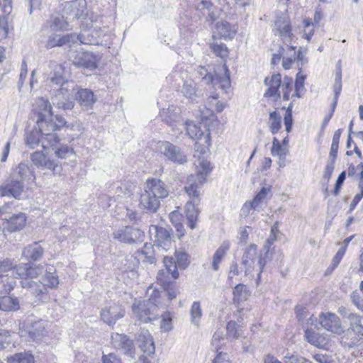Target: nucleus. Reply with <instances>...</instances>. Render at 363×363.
I'll return each mask as SVG.
<instances>
[{
    "mask_svg": "<svg viewBox=\"0 0 363 363\" xmlns=\"http://www.w3.org/2000/svg\"><path fill=\"white\" fill-rule=\"evenodd\" d=\"M293 79L289 77H285L282 82L283 99L288 101L290 97V93L293 89Z\"/></svg>",
    "mask_w": 363,
    "mask_h": 363,
    "instance_id": "3c124183",
    "label": "nucleus"
},
{
    "mask_svg": "<svg viewBox=\"0 0 363 363\" xmlns=\"http://www.w3.org/2000/svg\"><path fill=\"white\" fill-rule=\"evenodd\" d=\"M30 159L33 164L40 168L47 160V157L43 153L36 151L31 154Z\"/></svg>",
    "mask_w": 363,
    "mask_h": 363,
    "instance_id": "052dcab7",
    "label": "nucleus"
},
{
    "mask_svg": "<svg viewBox=\"0 0 363 363\" xmlns=\"http://www.w3.org/2000/svg\"><path fill=\"white\" fill-rule=\"evenodd\" d=\"M269 127L272 134L277 133L281 128V116L277 110L269 113Z\"/></svg>",
    "mask_w": 363,
    "mask_h": 363,
    "instance_id": "ea45409f",
    "label": "nucleus"
},
{
    "mask_svg": "<svg viewBox=\"0 0 363 363\" xmlns=\"http://www.w3.org/2000/svg\"><path fill=\"white\" fill-rule=\"evenodd\" d=\"M257 246L255 244H251L245 250L242 258V264L245 268V275L256 271L259 276L266 263L271 259L269 255L266 257V250H264V255L262 257V255H257Z\"/></svg>",
    "mask_w": 363,
    "mask_h": 363,
    "instance_id": "39448f33",
    "label": "nucleus"
},
{
    "mask_svg": "<svg viewBox=\"0 0 363 363\" xmlns=\"http://www.w3.org/2000/svg\"><path fill=\"white\" fill-rule=\"evenodd\" d=\"M79 6V9H77L76 16H80L83 13L84 9L86 7V0H74L71 1V7L72 8H77Z\"/></svg>",
    "mask_w": 363,
    "mask_h": 363,
    "instance_id": "338daca9",
    "label": "nucleus"
},
{
    "mask_svg": "<svg viewBox=\"0 0 363 363\" xmlns=\"http://www.w3.org/2000/svg\"><path fill=\"white\" fill-rule=\"evenodd\" d=\"M269 191L270 188L262 187L252 201L245 203L241 209V215L247 216L252 209L259 211L262 204L266 201L267 196Z\"/></svg>",
    "mask_w": 363,
    "mask_h": 363,
    "instance_id": "aec40b11",
    "label": "nucleus"
},
{
    "mask_svg": "<svg viewBox=\"0 0 363 363\" xmlns=\"http://www.w3.org/2000/svg\"><path fill=\"white\" fill-rule=\"evenodd\" d=\"M41 242H34L24 247L21 257L28 262H37L41 259L44 255V248L40 245Z\"/></svg>",
    "mask_w": 363,
    "mask_h": 363,
    "instance_id": "4be33fe9",
    "label": "nucleus"
},
{
    "mask_svg": "<svg viewBox=\"0 0 363 363\" xmlns=\"http://www.w3.org/2000/svg\"><path fill=\"white\" fill-rule=\"evenodd\" d=\"M52 72L50 73L49 80L52 85H60L57 93L52 98V104L58 109L71 110L74 107L72 91L74 83L65 79V67L62 65L52 63Z\"/></svg>",
    "mask_w": 363,
    "mask_h": 363,
    "instance_id": "f03ea898",
    "label": "nucleus"
},
{
    "mask_svg": "<svg viewBox=\"0 0 363 363\" xmlns=\"http://www.w3.org/2000/svg\"><path fill=\"white\" fill-rule=\"evenodd\" d=\"M223 69L225 72V76L224 77H220L216 74H213L204 67H199L198 74L200 76L201 81L205 84H212L214 85L217 82H219L221 84V86L225 88L230 85V74L225 65L223 66Z\"/></svg>",
    "mask_w": 363,
    "mask_h": 363,
    "instance_id": "f8f14e48",
    "label": "nucleus"
},
{
    "mask_svg": "<svg viewBox=\"0 0 363 363\" xmlns=\"http://www.w3.org/2000/svg\"><path fill=\"white\" fill-rule=\"evenodd\" d=\"M20 308L19 301L16 297L0 296V310L3 311H15Z\"/></svg>",
    "mask_w": 363,
    "mask_h": 363,
    "instance_id": "f704fd0d",
    "label": "nucleus"
},
{
    "mask_svg": "<svg viewBox=\"0 0 363 363\" xmlns=\"http://www.w3.org/2000/svg\"><path fill=\"white\" fill-rule=\"evenodd\" d=\"M264 84L268 86V89L264 94V97H274L275 100L280 98L279 89L281 84L280 74H274L270 78L266 77Z\"/></svg>",
    "mask_w": 363,
    "mask_h": 363,
    "instance_id": "a878e982",
    "label": "nucleus"
},
{
    "mask_svg": "<svg viewBox=\"0 0 363 363\" xmlns=\"http://www.w3.org/2000/svg\"><path fill=\"white\" fill-rule=\"evenodd\" d=\"M181 125L184 126L186 134L192 140H199L203 135V132L201 129V127L193 121H186L185 123H182Z\"/></svg>",
    "mask_w": 363,
    "mask_h": 363,
    "instance_id": "e433bc0d",
    "label": "nucleus"
},
{
    "mask_svg": "<svg viewBox=\"0 0 363 363\" xmlns=\"http://www.w3.org/2000/svg\"><path fill=\"white\" fill-rule=\"evenodd\" d=\"M73 153V149L67 145L61 146L55 150V155L61 159L67 158Z\"/></svg>",
    "mask_w": 363,
    "mask_h": 363,
    "instance_id": "680f3d73",
    "label": "nucleus"
},
{
    "mask_svg": "<svg viewBox=\"0 0 363 363\" xmlns=\"http://www.w3.org/2000/svg\"><path fill=\"white\" fill-rule=\"evenodd\" d=\"M76 99L81 106L90 108L96 101V98L92 91L88 89H79L76 95Z\"/></svg>",
    "mask_w": 363,
    "mask_h": 363,
    "instance_id": "cd10ccee",
    "label": "nucleus"
},
{
    "mask_svg": "<svg viewBox=\"0 0 363 363\" xmlns=\"http://www.w3.org/2000/svg\"><path fill=\"white\" fill-rule=\"evenodd\" d=\"M24 185L22 181L13 179L12 176L10 179L6 181L5 184L0 186V196H13L19 199L23 191Z\"/></svg>",
    "mask_w": 363,
    "mask_h": 363,
    "instance_id": "6ab92c4d",
    "label": "nucleus"
},
{
    "mask_svg": "<svg viewBox=\"0 0 363 363\" xmlns=\"http://www.w3.org/2000/svg\"><path fill=\"white\" fill-rule=\"evenodd\" d=\"M229 248V242L224 241L215 252L212 258V268L214 271H218L219 269V264L222 262L223 257L225 256Z\"/></svg>",
    "mask_w": 363,
    "mask_h": 363,
    "instance_id": "473e14b6",
    "label": "nucleus"
},
{
    "mask_svg": "<svg viewBox=\"0 0 363 363\" xmlns=\"http://www.w3.org/2000/svg\"><path fill=\"white\" fill-rule=\"evenodd\" d=\"M111 344L117 350H121L125 354L133 358L135 347L133 342L124 334L114 333L111 335Z\"/></svg>",
    "mask_w": 363,
    "mask_h": 363,
    "instance_id": "f3484780",
    "label": "nucleus"
},
{
    "mask_svg": "<svg viewBox=\"0 0 363 363\" xmlns=\"http://www.w3.org/2000/svg\"><path fill=\"white\" fill-rule=\"evenodd\" d=\"M102 362L103 363H122L120 358L113 353L103 354Z\"/></svg>",
    "mask_w": 363,
    "mask_h": 363,
    "instance_id": "774afa93",
    "label": "nucleus"
},
{
    "mask_svg": "<svg viewBox=\"0 0 363 363\" xmlns=\"http://www.w3.org/2000/svg\"><path fill=\"white\" fill-rule=\"evenodd\" d=\"M72 38H73L72 35L60 36L57 34H52L48 38L45 47L48 49H50L55 46H62L70 42Z\"/></svg>",
    "mask_w": 363,
    "mask_h": 363,
    "instance_id": "4c0bfd02",
    "label": "nucleus"
},
{
    "mask_svg": "<svg viewBox=\"0 0 363 363\" xmlns=\"http://www.w3.org/2000/svg\"><path fill=\"white\" fill-rule=\"evenodd\" d=\"M45 322L38 320L30 323L26 328L21 331V337L26 341H38L46 334Z\"/></svg>",
    "mask_w": 363,
    "mask_h": 363,
    "instance_id": "9d476101",
    "label": "nucleus"
},
{
    "mask_svg": "<svg viewBox=\"0 0 363 363\" xmlns=\"http://www.w3.org/2000/svg\"><path fill=\"white\" fill-rule=\"evenodd\" d=\"M196 167V174L188 177L184 187L185 191L191 199L185 205L187 225L191 229H194L196 226V220L199 213L197 206L202 195V185L206 182V177L211 170L210 162L203 157L199 158Z\"/></svg>",
    "mask_w": 363,
    "mask_h": 363,
    "instance_id": "f257e3e1",
    "label": "nucleus"
},
{
    "mask_svg": "<svg viewBox=\"0 0 363 363\" xmlns=\"http://www.w3.org/2000/svg\"><path fill=\"white\" fill-rule=\"evenodd\" d=\"M340 62H338L336 67L335 78L333 85L334 96L339 98L342 91V69L340 65Z\"/></svg>",
    "mask_w": 363,
    "mask_h": 363,
    "instance_id": "de8ad7c7",
    "label": "nucleus"
},
{
    "mask_svg": "<svg viewBox=\"0 0 363 363\" xmlns=\"http://www.w3.org/2000/svg\"><path fill=\"white\" fill-rule=\"evenodd\" d=\"M16 274L21 280L37 278L44 271L43 267L40 264H35L32 262L21 263L14 268Z\"/></svg>",
    "mask_w": 363,
    "mask_h": 363,
    "instance_id": "dca6fc26",
    "label": "nucleus"
},
{
    "mask_svg": "<svg viewBox=\"0 0 363 363\" xmlns=\"http://www.w3.org/2000/svg\"><path fill=\"white\" fill-rule=\"evenodd\" d=\"M55 118V121L47 123L46 122H41L40 125H38L41 133V146L45 150L58 143L60 139L54 132L66 124L65 120L62 116L56 115Z\"/></svg>",
    "mask_w": 363,
    "mask_h": 363,
    "instance_id": "423d86ee",
    "label": "nucleus"
},
{
    "mask_svg": "<svg viewBox=\"0 0 363 363\" xmlns=\"http://www.w3.org/2000/svg\"><path fill=\"white\" fill-rule=\"evenodd\" d=\"M162 116L163 121L169 126L174 128L180 123V116L179 113L175 112L174 110L168 108L167 111L162 112Z\"/></svg>",
    "mask_w": 363,
    "mask_h": 363,
    "instance_id": "58836bf2",
    "label": "nucleus"
},
{
    "mask_svg": "<svg viewBox=\"0 0 363 363\" xmlns=\"http://www.w3.org/2000/svg\"><path fill=\"white\" fill-rule=\"evenodd\" d=\"M33 110L38 116L37 125H40L41 122L47 123L54 121L52 106L48 100L42 97L37 99L33 104Z\"/></svg>",
    "mask_w": 363,
    "mask_h": 363,
    "instance_id": "ddd939ff",
    "label": "nucleus"
},
{
    "mask_svg": "<svg viewBox=\"0 0 363 363\" xmlns=\"http://www.w3.org/2000/svg\"><path fill=\"white\" fill-rule=\"evenodd\" d=\"M294 50H296V48ZM289 52H292L293 57L300 63L298 64V69L299 70H301V67L308 62V59L306 57L307 50H305L303 52H301V50H298L296 52V50L291 51L287 49V52L289 53Z\"/></svg>",
    "mask_w": 363,
    "mask_h": 363,
    "instance_id": "6e6d98bb",
    "label": "nucleus"
},
{
    "mask_svg": "<svg viewBox=\"0 0 363 363\" xmlns=\"http://www.w3.org/2000/svg\"><path fill=\"white\" fill-rule=\"evenodd\" d=\"M347 319L350 320V327L346 331V335H354L351 338L350 344L355 345L359 341L357 335L362 333V318L357 314L351 312Z\"/></svg>",
    "mask_w": 363,
    "mask_h": 363,
    "instance_id": "b1692460",
    "label": "nucleus"
},
{
    "mask_svg": "<svg viewBox=\"0 0 363 363\" xmlns=\"http://www.w3.org/2000/svg\"><path fill=\"white\" fill-rule=\"evenodd\" d=\"M226 337L229 340H235L241 336L242 332L240 325L235 322L230 320L226 325Z\"/></svg>",
    "mask_w": 363,
    "mask_h": 363,
    "instance_id": "a19ab883",
    "label": "nucleus"
},
{
    "mask_svg": "<svg viewBox=\"0 0 363 363\" xmlns=\"http://www.w3.org/2000/svg\"><path fill=\"white\" fill-rule=\"evenodd\" d=\"M320 323L325 330L333 333L340 335L344 333L340 320L335 313L321 314L320 315Z\"/></svg>",
    "mask_w": 363,
    "mask_h": 363,
    "instance_id": "412c9836",
    "label": "nucleus"
},
{
    "mask_svg": "<svg viewBox=\"0 0 363 363\" xmlns=\"http://www.w3.org/2000/svg\"><path fill=\"white\" fill-rule=\"evenodd\" d=\"M195 9L197 11L201 12L202 16H206L208 21H215L216 15L213 11V4L210 0H201L195 4Z\"/></svg>",
    "mask_w": 363,
    "mask_h": 363,
    "instance_id": "c756f323",
    "label": "nucleus"
},
{
    "mask_svg": "<svg viewBox=\"0 0 363 363\" xmlns=\"http://www.w3.org/2000/svg\"><path fill=\"white\" fill-rule=\"evenodd\" d=\"M306 77V76L302 74L301 71L296 74V79L295 82V95L298 98L301 97L299 91L301 88H303Z\"/></svg>",
    "mask_w": 363,
    "mask_h": 363,
    "instance_id": "0e129e2a",
    "label": "nucleus"
},
{
    "mask_svg": "<svg viewBox=\"0 0 363 363\" xmlns=\"http://www.w3.org/2000/svg\"><path fill=\"white\" fill-rule=\"evenodd\" d=\"M191 322L199 327L200 320L202 317V309L199 301H194L190 309Z\"/></svg>",
    "mask_w": 363,
    "mask_h": 363,
    "instance_id": "a18cd8bd",
    "label": "nucleus"
},
{
    "mask_svg": "<svg viewBox=\"0 0 363 363\" xmlns=\"http://www.w3.org/2000/svg\"><path fill=\"white\" fill-rule=\"evenodd\" d=\"M250 294L247 290V286L242 284L236 285L233 290V301L239 303L247 300Z\"/></svg>",
    "mask_w": 363,
    "mask_h": 363,
    "instance_id": "79ce46f5",
    "label": "nucleus"
},
{
    "mask_svg": "<svg viewBox=\"0 0 363 363\" xmlns=\"http://www.w3.org/2000/svg\"><path fill=\"white\" fill-rule=\"evenodd\" d=\"M123 306L119 303H112L101 309L100 316L104 323L113 326L116 321L125 315Z\"/></svg>",
    "mask_w": 363,
    "mask_h": 363,
    "instance_id": "9b49d317",
    "label": "nucleus"
},
{
    "mask_svg": "<svg viewBox=\"0 0 363 363\" xmlns=\"http://www.w3.org/2000/svg\"><path fill=\"white\" fill-rule=\"evenodd\" d=\"M345 247H341L332 260L330 271L336 268L345 253Z\"/></svg>",
    "mask_w": 363,
    "mask_h": 363,
    "instance_id": "69168bd1",
    "label": "nucleus"
},
{
    "mask_svg": "<svg viewBox=\"0 0 363 363\" xmlns=\"http://www.w3.org/2000/svg\"><path fill=\"white\" fill-rule=\"evenodd\" d=\"M16 283L13 272L0 274V296L9 294L15 286Z\"/></svg>",
    "mask_w": 363,
    "mask_h": 363,
    "instance_id": "2f4dec72",
    "label": "nucleus"
},
{
    "mask_svg": "<svg viewBox=\"0 0 363 363\" xmlns=\"http://www.w3.org/2000/svg\"><path fill=\"white\" fill-rule=\"evenodd\" d=\"M137 342L143 353L150 355L154 354L155 347L152 335L147 330H142L138 335Z\"/></svg>",
    "mask_w": 363,
    "mask_h": 363,
    "instance_id": "393cba45",
    "label": "nucleus"
},
{
    "mask_svg": "<svg viewBox=\"0 0 363 363\" xmlns=\"http://www.w3.org/2000/svg\"><path fill=\"white\" fill-rule=\"evenodd\" d=\"M216 30L221 38L232 39L234 38L236 30L227 21H219L216 23Z\"/></svg>",
    "mask_w": 363,
    "mask_h": 363,
    "instance_id": "c9c22d12",
    "label": "nucleus"
},
{
    "mask_svg": "<svg viewBox=\"0 0 363 363\" xmlns=\"http://www.w3.org/2000/svg\"><path fill=\"white\" fill-rule=\"evenodd\" d=\"M42 284L45 285L47 289L55 288L59 284L58 276L56 274L55 269L52 266L48 267L46 269L45 274L42 278Z\"/></svg>",
    "mask_w": 363,
    "mask_h": 363,
    "instance_id": "72a5a7b5",
    "label": "nucleus"
},
{
    "mask_svg": "<svg viewBox=\"0 0 363 363\" xmlns=\"http://www.w3.org/2000/svg\"><path fill=\"white\" fill-rule=\"evenodd\" d=\"M288 152H289V150H288L287 147H284L281 144L277 146H275V147H272V148H271L272 155L274 157H275V156L279 157L280 160L285 159V157L288 154Z\"/></svg>",
    "mask_w": 363,
    "mask_h": 363,
    "instance_id": "13d9d810",
    "label": "nucleus"
},
{
    "mask_svg": "<svg viewBox=\"0 0 363 363\" xmlns=\"http://www.w3.org/2000/svg\"><path fill=\"white\" fill-rule=\"evenodd\" d=\"M21 285L35 296L38 301L44 302L48 299V291L42 282H37L31 279H24L21 281Z\"/></svg>",
    "mask_w": 363,
    "mask_h": 363,
    "instance_id": "a211bd4d",
    "label": "nucleus"
},
{
    "mask_svg": "<svg viewBox=\"0 0 363 363\" xmlns=\"http://www.w3.org/2000/svg\"><path fill=\"white\" fill-rule=\"evenodd\" d=\"M182 91L184 96L191 100H194L198 96L195 83L191 79L184 82Z\"/></svg>",
    "mask_w": 363,
    "mask_h": 363,
    "instance_id": "37998d69",
    "label": "nucleus"
},
{
    "mask_svg": "<svg viewBox=\"0 0 363 363\" xmlns=\"http://www.w3.org/2000/svg\"><path fill=\"white\" fill-rule=\"evenodd\" d=\"M304 30L303 38L309 40L313 35V23L310 19H305L303 21Z\"/></svg>",
    "mask_w": 363,
    "mask_h": 363,
    "instance_id": "e2e57ef3",
    "label": "nucleus"
},
{
    "mask_svg": "<svg viewBox=\"0 0 363 363\" xmlns=\"http://www.w3.org/2000/svg\"><path fill=\"white\" fill-rule=\"evenodd\" d=\"M165 272L160 271L158 272L157 279V281L164 287V295L167 296L169 301H172L179 294V291L177 288L172 286L169 284V281L165 277Z\"/></svg>",
    "mask_w": 363,
    "mask_h": 363,
    "instance_id": "c85d7f7f",
    "label": "nucleus"
},
{
    "mask_svg": "<svg viewBox=\"0 0 363 363\" xmlns=\"http://www.w3.org/2000/svg\"><path fill=\"white\" fill-rule=\"evenodd\" d=\"M67 23L60 15L52 16L50 19V28L55 31L66 29Z\"/></svg>",
    "mask_w": 363,
    "mask_h": 363,
    "instance_id": "8fccbe9b",
    "label": "nucleus"
},
{
    "mask_svg": "<svg viewBox=\"0 0 363 363\" xmlns=\"http://www.w3.org/2000/svg\"><path fill=\"white\" fill-rule=\"evenodd\" d=\"M149 232L154 242V245L157 247L166 250V247L172 242L171 232L165 228L152 225L150 227Z\"/></svg>",
    "mask_w": 363,
    "mask_h": 363,
    "instance_id": "2eb2a0df",
    "label": "nucleus"
},
{
    "mask_svg": "<svg viewBox=\"0 0 363 363\" xmlns=\"http://www.w3.org/2000/svg\"><path fill=\"white\" fill-rule=\"evenodd\" d=\"M27 144L31 147L35 148L40 143H41V133L39 131H32L27 136Z\"/></svg>",
    "mask_w": 363,
    "mask_h": 363,
    "instance_id": "603ef678",
    "label": "nucleus"
},
{
    "mask_svg": "<svg viewBox=\"0 0 363 363\" xmlns=\"http://www.w3.org/2000/svg\"><path fill=\"white\" fill-rule=\"evenodd\" d=\"M275 29L278 35L281 38L285 46L291 51H294L296 48L291 45L295 36L291 33V28L289 21L285 18H279L275 21Z\"/></svg>",
    "mask_w": 363,
    "mask_h": 363,
    "instance_id": "4468645a",
    "label": "nucleus"
},
{
    "mask_svg": "<svg viewBox=\"0 0 363 363\" xmlns=\"http://www.w3.org/2000/svg\"><path fill=\"white\" fill-rule=\"evenodd\" d=\"M73 64L78 67L93 70L96 67V60L95 56L90 52H77L73 59Z\"/></svg>",
    "mask_w": 363,
    "mask_h": 363,
    "instance_id": "bb28decb",
    "label": "nucleus"
},
{
    "mask_svg": "<svg viewBox=\"0 0 363 363\" xmlns=\"http://www.w3.org/2000/svg\"><path fill=\"white\" fill-rule=\"evenodd\" d=\"M40 169L42 170H50L53 174H58L61 170L60 167H59V165L55 163L54 160L48 158L45 162H43V164L40 167Z\"/></svg>",
    "mask_w": 363,
    "mask_h": 363,
    "instance_id": "5fc2aeb1",
    "label": "nucleus"
},
{
    "mask_svg": "<svg viewBox=\"0 0 363 363\" xmlns=\"http://www.w3.org/2000/svg\"><path fill=\"white\" fill-rule=\"evenodd\" d=\"M172 314L169 312H164L162 314L161 328L165 332L171 330L172 328Z\"/></svg>",
    "mask_w": 363,
    "mask_h": 363,
    "instance_id": "4d7b16f0",
    "label": "nucleus"
},
{
    "mask_svg": "<svg viewBox=\"0 0 363 363\" xmlns=\"http://www.w3.org/2000/svg\"><path fill=\"white\" fill-rule=\"evenodd\" d=\"M157 150L160 154L172 162L182 164L187 161V157L181 148L169 142H159Z\"/></svg>",
    "mask_w": 363,
    "mask_h": 363,
    "instance_id": "6e6552de",
    "label": "nucleus"
},
{
    "mask_svg": "<svg viewBox=\"0 0 363 363\" xmlns=\"http://www.w3.org/2000/svg\"><path fill=\"white\" fill-rule=\"evenodd\" d=\"M26 223V217L24 213H20L12 216L7 220L6 228L9 232H16L22 230Z\"/></svg>",
    "mask_w": 363,
    "mask_h": 363,
    "instance_id": "7c9ffc66",
    "label": "nucleus"
},
{
    "mask_svg": "<svg viewBox=\"0 0 363 363\" xmlns=\"http://www.w3.org/2000/svg\"><path fill=\"white\" fill-rule=\"evenodd\" d=\"M305 337L308 342L316 347H320L323 343V337L313 328H307L305 330Z\"/></svg>",
    "mask_w": 363,
    "mask_h": 363,
    "instance_id": "c03bdc74",
    "label": "nucleus"
},
{
    "mask_svg": "<svg viewBox=\"0 0 363 363\" xmlns=\"http://www.w3.org/2000/svg\"><path fill=\"white\" fill-rule=\"evenodd\" d=\"M169 189L164 182L157 178L146 180L141 191L139 206L146 213H155L160 206V201L168 197Z\"/></svg>",
    "mask_w": 363,
    "mask_h": 363,
    "instance_id": "7ed1b4c3",
    "label": "nucleus"
},
{
    "mask_svg": "<svg viewBox=\"0 0 363 363\" xmlns=\"http://www.w3.org/2000/svg\"><path fill=\"white\" fill-rule=\"evenodd\" d=\"M9 363H34L33 356L28 352L17 353L8 358Z\"/></svg>",
    "mask_w": 363,
    "mask_h": 363,
    "instance_id": "49530a36",
    "label": "nucleus"
},
{
    "mask_svg": "<svg viewBox=\"0 0 363 363\" xmlns=\"http://www.w3.org/2000/svg\"><path fill=\"white\" fill-rule=\"evenodd\" d=\"M11 176H12L13 179H16L18 180L23 182H33L35 180V174L33 168L31 165H29L28 163L21 162L20 163L11 173Z\"/></svg>",
    "mask_w": 363,
    "mask_h": 363,
    "instance_id": "5701e85b",
    "label": "nucleus"
},
{
    "mask_svg": "<svg viewBox=\"0 0 363 363\" xmlns=\"http://www.w3.org/2000/svg\"><path fill=\"white\" fill-rule=\"evenodd\" d=\"M175 259L172 257H164V264L167 273L172 276L173 279L179 277L177 268L185 269L189 264V255L182 250H175Z\"/></svg>",
    "mask_w": 363,
    "mask_h": 363,
    "instance_id": "0eeeda50",
    "label": "nucleus"
},
{
    "mask_svg": "<svg viewBox=\"0 0 363 363\" xmlns=\"http://www.w3.org/2000/svg\"><path fill=\"white\" fill-rule=\"evenodd\" d=\"M113 236L121 242L135 244L142 242L145 235L139 228L128 225L115 230Z\"/></svg>",
    "mask_w": 363,
    "mask_h": 363,
    "instance_id": "1a4fd4ad",
    "label": "nucleus"
},
{
    "mask_svg": "<svg viewBox=\"0 0 363 363\" xmlns=\"http://www.w3.org/2000/svg\"><path fill=\"white\" fill-rule=\"evenodd\" d=\"M16 265H14L12 259H6L3 261H0V271L2 272H8L10 274L13 272V274H16L14 268Z\"/></svg>",
    "mask_w": 363,
    "mask_h": 363,
    "instance_id": "bf43d9fd",
    "label": "nucleus"
},
{
    "mask_svg": "<svg viewBox=\"0 0 363 363\" xmlns=\"http://www.w3.org/2000/svg\"><path fill=\"white\" fill-rule=\"evenodd\" d=\"M212 51L218 57L224 58L228 56V50L224 44L213 43L210 45Z\"/></svg>",
    "mask_w": 363,
    "mask_h": 363,
    "instance_id": "864d4df0",
    "label": "nucleus"
},
{
    "mask_svg": "<svg viewBox=\"0 0 363 363\" xmlns=\"http://www.w3.org/2000/svg\"><path fill=\"white\" fill-rule=\"evenodd\" d=\"M160 297V294L154 291L148 299L135 301L132 306L134 317L142 323L157 320L160 315L159 309L163 308L159 300Z\"/></svg>",
    "mask_w": 363,
    "mask_h": 363,
    "instance_id": "20e7f679",
    "label": "nucleus"
},
{
    "mask_svg": "<svg viewBox=\"0 0 363 363\" xmlns=\"http://www.w3.org/2000/svg\"><path fill=\"white\" fill-rule=\"evenodd\" d=\"M279 233L278 223L277 222L272 226L270 235L264 246V250H266V257L269 255V247L277 240Z\"/></svg>",
    "mask_w": 363,
    "mask_h": 363,
    "instance_id": "09e8293b",
    "label": "nucleus"
}]
</instances>
